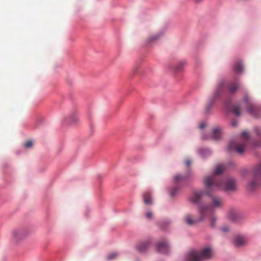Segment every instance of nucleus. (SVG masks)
Instances as JSON below:
<instances>
[{"label":"nucleus","mask_w":261,"mask_h":261,"mask_svg":"<svg viewBox=\"0 0 261 261\" xmlns=\"http://www.w3.org/2000/svg\"><path fill=\"white\" fill-rule=\"evenodd\" d=\"M223 86L222 83H220L218 85L214 94L210 97L208 100L207 103L206 105V108L207 109H209L211 108L214 103L215 100L220 96L223 91Z\"/></svg>","instance_id":"nucleus-5"},{"label":"nucleus","mask_w":261,"mask_h":261,"mask_svg":"<svg viewBox=\"0 0 261 261\" xmlns=\"http://www.w3.org/2000/svg\"><path fill=\"white\" fill-rule=\"evenodd\" d=\"M185 164L187 167H189L191 165V161L189 160H187L186 161Z\"/></svg>","instance_id":"nucleus-29"},{"label":"nucleus","mask_w":261,"mask_h":261,"mask_svg":"<svg viewBox=\"0 0 261 261\" xmlns=\"http://www.w3.org/2000/svg\"><path fill=\"white\" fill-rule=\"evenodd\" d=\"M202 0H195V2L198 3L201 2Z\"/></svg>","instance_id":"nucleus-34"},{"label":"nucleus","mask_w":261,"mask_h":261,"mask_svg":"<svg viewBox=\"0 0 261 261\" xmlns=\"http://www.w3.org/2000/svg\"><path fill=\"white\" fill-rule=\"evenodd\" d=\"M164 254L168 253L169 252L170 247L169 244L167 242L164 240Z\"/></svg>","instance_id":"nucleus-23"},{"label":"nucleus","mask_w":261,"mask_h":261,"mask_svg":"<svg viewBox=\"0 0 261 261\" xmlns=\"http://www.w3.org/2000/svg\"><path fill=\"white\" fill-rule=\"evenodd\" d=\"M161 37V35L160 34H153L151 35L149 37H148L146 41L148 44L152 43V42L156 41Z\"/></svg>","instance_id":"nucleus-11"},{"label":"nucleus","mask_w":261,"mask_h":261,"mask_svg":"<svg viewBox=\"0 0 261 261\" xmlns=\"http://www.w3.org/2000/svg\"><path fill=\"white\" fill-rule=\"evenodd\" d=\"M143 202L145 204L151 205L153 204V197L152 193L149 191H146L143 194Z\"/></svg>","instance_id":"nucleus-6"},{"label":"nucleus","mask_w":261,"mask_h":261,"mask_svg":"<svg viewBox=\"0 0 261 261\" xmlns=\"http://www.w3.org/2000/svg\"><path fill=\"white\" fill-rule=\"evenodd\" d=\"M13 234L16 237H17V236H19L20 235V233L19 232H14Z\"/></svg>","instance_id":"nucleus-32"},{"label":"nucleus","mask_w":261,"mask_h":261,"mask_svg":"<svg viewBox=\"0 0 261 261\" xmlns=\"http://www.w3.org/2000/svg\"><path fill=\"white\" fill-rule=\"evenodd\" d=\"M244 100L248 102V97H245L244 98Z\"/></svg>","instance_id":"nucleus-33"},{"label":"nucleus","mask_w":261,"mask_h":261,"mask_svg":"<svg viewBox=\"0 0 261 261\" xmlns=\"http://www.w3.org/2000/svg\"><path fill=\"white\" fill-rule=\"evenodd\" d=\"M237 125V122L236 121H232L231 122V125L232 126H236Z\"/></svg>","instance_id":"nucleus-30"},{"label":"nucleus","mask_w":261,"mask_h":261,"mask_svg":"<svg viewBox=\"0 0 261 261\" xmlns=\"http://www.w3.org/2000/svg\"><path fill=\"white\" fill-rule=\"evenodd\" d=\"M252 174L253 176H261V163L254 167L252 170Z\"/></svg>","instance_id":"nucleus-10"},{"label":"nucleus","mask_w":261,"mask_h":261,"mask_svg":"<svg viewBox=\"0 0 261 261\" xmlns=\"http://www.w3.org/2000/svg\"><path fill=\"white\" fill-rule=\"evenodd\" d=\"M217 219V218L214 215H212L210 218L211 225L212 227H213L215 226Z\"/></svg>","instance_id":"nucleus-22"},{"label":"nucleus","mask_w":261,"mask_h":261,"mask_svg":"<svg viewBox=\"0 0 261 261\" xmlns=\"http://www.w3.org/2000/svg\"><path fill=\"white\" fill-rule=\"evenodd\" d=\"M174 179L176 182L182 181L186 180V177L179 174H177L174 176Z\"/></svg>","instance_id":"nucleus-18"},{"label":"nucleus","mask_w":261,"mask_h":261,"mask_svg":"<svg viewBox=\"0 0 261 261\" xmlns=\"http://www.w3.org/2000/svg\"><path fill=\"white\" fill-rule=\"evenodd\" d=\"M213 249L207 246L200 250H192L187 253L185 256L186 261H205L212 258Z\"/></svg>","instance_id":"nucleus-2"},{"label":"nucleus","mask_w":261,"mask_h":261,"mask_svg":"<svg viewBox=\"0 0 261 261\" xmlns=\"http://www.w3.org/2000/svg\"><path fill=\"white\" fill-rule=\"evenodd\" d=\"M145 217L148 220H150L153 218V213L152 211H148L144 214Z\"/></svg>","instance_id":"nucleus-20"},{"label":"nucleus","mask_w":261,"mask_h":261,"mask_svg":"<svg viewBox=\"0 0 261 261\" xmlns=\"http://www.w3.org/2000/svg\"><path fill=\"white\" fill-rule=\"evenodd\" d=\"M179 191V188L178 186H175L169 191L170 195L171 197L175 196Z\"/></svg>","instance_id":"nucleus-16"},{"label":"nucleus","mask_w":261,"mask_h":261,"mask_svg":"<svg viewBox=\"0 0 261 261\" xmlns=\"http://www.w3.org/2000/svg\"><path fill=\"white\" fill-rule=\"evenodd\" d=\"M247 109L248 113L251 114L252 115L255 117L257 116L258 109L252 103H248Z\"/></svg>","instance_id":"nucleus-9"},{"label":"nucleus","mask_w":261,"mask_h":261,"mask_svg":"<svg viewBox=\"0 0 261 261\" xmlns=\"http://www.w3.org/2000/svg\"><path fill=\"white\" fill-rule=\"evenodd\" d=\"M232 111L236 115L240 116L241 114L240 106L239 105H234L232 108Z\"/></svg>","instance_id":"nucleus-17"},{"label":"nucleus","mask_w":261,"mask_h":261,"mask_svg":"<svg viewBox=\"0 0 261 261\" xmlns=\"http://www.w3.org/2000/svg\"><path fill=\"white\" fill-rule=\"evenodd\" d=\"M221 136V129L219 128H216L213 129L212 137L215 140H218Z\"/></svg>","instance_id":"nucleus-12"},{"label":"nucleus","mask_w":261,"mask_h":261,"mask_svg":"<svg viewBox=\"0 0 261 261\" xmlns=\"http://www.w3.org/2000/svg\"><path fill=\"white\" fill-rule=\"evenodd\" d=\"M150 245V242L149 240L141 242L137 245V248L140 252H145L148 250Z\"/></svg>","instance_id":"nucleus-7"},{"label":"nucleus","mask_w":261,"mask_h":261,"mask_svg":"<svg viewBox=\"0 0 261 261\" xmlns=\"http://www.w3.org/2000/svg\"><path fill=\"white\" fill-rule=\"evenodd\" d=\"M256 177H257L254 176L253 179L248 183L247 185L248 190L252 191L259 187V184L257 181Z\"/></svg>","instance_id":"nucleus-8"},{"label":"nucleus","mask_w":261,"mask_h":261,"mask_svg":"<svg viewBox=\"0 0 261 261\" xmlns=\"http://www.w3.org/2000/svg\"><path fill=\"white\" fill-rule=\"evenodd\" d=\"M71 119L72 121L75 122L78 120L79 117L76 114H73L72 116H71Z\"/></svg>","instance_id":"nucleus-26"},{"label":"nucleus","mask_w":261,"mask_h":261,"mask_svg":"<svg viewBox=\"0 0 261 261\" xmlns=\"http://www.w3.org/2000/svg\"><path fill=\"white\" fill-rule=\"evenodd\" d=\"M185 64V62H184V61L179 62L176 66L175 70L177 71H180L182 69V68L184 67Z\"/></svg>","instance_id":"nucleus-21"},{"label":"nucleus","mask_w":261,"mask_h":261,"mask_svg":"<svg viewBox=\"0 0 261 261\" xmlns=\"http://www.w3.org/2000/svg\"><path fill=\"white\" fill-rule=\"evenodd\" d=\"M236 245L237 246H242L246 243L245 239L242 237H238L235 240Z\"/></svg>","instance_id":"nucleus-15"},{"label":"nucleus","mask_w":261,"mask_h":261,"mask_svg":"<svg viewBox=\"0 0 261 261\" xmlns=\"http://www.w3.org/2000/svg\"><path fill=\"white\" fill-rule=\"evenodd\" d=\"M205 127V124L204 123H202V124H200V128H201V129L204 128Z\"/></svg>","instance_id":"nucleus-31"},{"label":"nucleus","mask_w":261,"mask_h":261,"mask_svg":"<svg viewBox=\"0 0 261 261\" xmlns=\"http://www.w3.org/2000/svg\"><path fill=\"white\" fill-rule=\"evenodd\" d=\"M204 207L199 209V217H195L192 215L188 214L185 216V221L189 225H194L196 224L201 222L206 218V214L204 213Z\"/></svg>","instance_id":"nucleus-4"},{"label":"nucleus","mask_w":261,"mask_h":261,"mask_svg":"<svg viewBox=\"0 0 261 261\" xmlns=\"http://www.w3.org/2000/svg\"><path fill=\"white\" fill-rule=\"evenodd\" d=\"M239 84L238 83H232L229 85V90L231 93H234L239 88Z\"/></svg>","instance_id":"nucleus-14"},{"label":"nucleus","mask_w":261,"mask_h":261,"mask_svg":"<svg viewBox=\"0 0 261 261\" xmlns=\"http://www.w3.org/2000/svg\"><path fill=\"white\" fill-rule=\"evenodd\" d=\"M33 143L32 141L29 140L24 143V146L26 148H30L33 146Z\"/></svg>","instance_id":"nucleus-24"},{"label":"nucleus","mask_w":261,"mask_h":261,"mask_svg":"<svg viewBox=\"0 0 261 261\" xmlns=\"http://www.w3.org/2000/svg\"><path fill=\"white\" fill-rule=\"evenodd\" d=\"M199 152L201 154H203L204 153H208L210 151L207 149H200L199 150Z\"/></svg>","instance_id":"nucleus-27"},{"label":"nucleus","mask_w":261,"mask_h":261,"mask_svg":"<svg viewBox=\"0 0 261 261\" xmlns=\"http://www.w3.org/2000/svg\"><path fill=\"white\" fill-rule=\"evenodd\" d=\"M221 230L224 232H226L229 230V227L227 226H224L221 228Z\"/></svg>","instance_id":"nucleus-28"},{"label":"nucleus","mask_w":261,"mask_h":261,"mask_svg":"<svg viewBox=\"0 0 261 261\" xmlns=\"http://www.w3.org/2000/svg\"><path fill=\"white\" fill-rule=\"evenodd\" d=\"M234 70L237 73L241 72L243 70V66L241 62H237L235 64Z\"/></svg>","instance_id":"nucleus-13"},{"label":"nucleus","mask_w":261,"mask_h":261,"mask_svg":"<svg viewBox=\"0 0 261 261\" xmlns=\"http://www.w3.org/2000/svg\"><path fill=\"white\" fill-rule=\"evenodd\" d=\"M117 256V253L116 252L112 253L111 254H109L107 258L108 259H112L114 258H115Z\"/></svg>","instance_id":"nucleus-25"},{"label":"nucleus","mask_w":261,"mask_h":261,"mask_svg":"<svg viewBox=\"0 0 261 261\" xmlns=\"http://www.w3.org/2000/svg\"><path fill=\"white\" fill-rule=\"evenodd\" d=\"M156 251L159 252H162L163 250V243L160 242L157 243L155 247Z\"/></svg>","instance_id":"nucleus-19"},{"label":"nucleus","mask_w":261,"mask_h":261,"mask_svg":"<svg viewBox=\"0 0 261 261\" xmlns=\"http://www.w3.org/2000/svg\"><path fill=\"white\" fill-rule=\"evenodd\" d=\"M224 169L222 165L217 166L213 174L204 177L203 182L205 187V192H194L191 197V202L194 203H198L204 193L210 197V203L208 205L202 204L200 206V208L204 207V213L206 216L208 214H213L215 210L222 207L223 204V200L221 197L212 195V191L217 189L233 191L237 188L236 181L234 178L222 179L220 178L219 175L223 173Z\"/></svg>","instance_id":"nucleus-1"},{"label":"nucleus","mask_w":261,"mask_h":261,"mask_svg":"<svg viewBox=\"0 0 261 261\" xmlns=\"http://www.w3.org/2000/svg\"><path fill=\"white\" fill-rule=\"evenodd\" d=\"M241 136L244 139L242 142L236 143L234 141L230 142L228 146V149L229 151H235L240 154L244 152L246 146V141L249 139V134L248 132L244 131L242 132Z\"/></svg>","instance_id":"nucleus-3"}]
</instances>
